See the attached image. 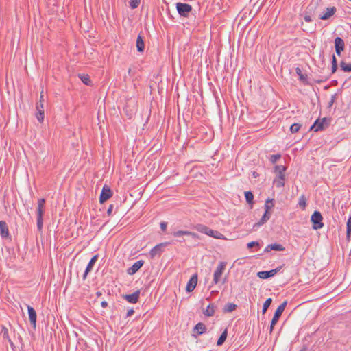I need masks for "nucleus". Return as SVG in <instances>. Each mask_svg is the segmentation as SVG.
<instances>
[{"mask_svg":"<svg viewBox=\"0 0 351 351\" xmlns=\"http://www.w3.org/2000/svg\"><path fill=\"white\" fill-rule=\"evenodd\" d=\"M193 229L199 232L218 239H226L225 236L217 230H213L202 223H197L193 226Z\"/></svg>","mask_w":351,"mask_h":351,"instance_id":"obj_1","label":"nucleus"},{"mask_svg":"<svg viewBox=\"0 0 351 351\" xmlns=\"http://www.w3.org/2000/svg\"><path fill=\"white\" fill-rule=\"evenodd\" d=\"M330 124V118L324 117L322 119H317L311 127V130H313L314 132L322 131L328 128Z\"/></svg>","mask_w":351,"mask_h":351,"instance_id":"obj_2","label":"nucleus"},{"mask_svg":"<svg viewBox=\"0 0 351 351\" xmlns=\"http://www.w3.org/2000/svg\"><path fill=\"white\" fill-rule=\"evenodd\" d=\"M311 221L313 224V229L314 230L321 229L324 226L323 217L319 211L315 210L313 212Z\"/></svg>","mask_w":351,"mask_h":351,"instance_id":"obj_3","label":"nucleus"},{"mask_svg":"<svg viewBox=\"0 0 351 351\" xmlns=\"http://www.w3.org/2000/svg\"><path fill=\"white\" fill-rule=\"evenodd\" d=\"M176 9L180 16L189 17L193 8L190 4L178 2L176 3Z\"/></svg>","mask_w":351,"mask_h":351,"instance_id":"obj_4","label":"nucleus"},{"mask_svg":"<svg viewBox=\"0 0 351 351\" xmlns=\"http://www.w3.org/2000/svg\"><path fill=\"white\" fill-rule=\"evenodd\" d=\"M171 242L160 243L154 246L149 252L151 258H154L156 256H160L165 250V247L170 245Z\"/></svg>","mask_w":351,"mask_h":351,"instance_id":"obj_5","label":"nucleus"},{"mask_svg":"<svg viewBox=\"0 0 351 351\" xmlns=\"http://www.w3.org/2000/svg\"><path fill=\"white\" fill-rule=\"evenodd\" d=\"M226 266V262H220L219 264L218 265V266L217 267V268L214 272V274H213V282L214 284L217 285L219 282L221 275L225 270Z\"/></svg>","mask_w":351,"mask_h":351,"instance_id":"obj_6","label":"nucleus"},{"mask_svg":"<svg viewBox=\"0 0 351 351\" xmlns=\"http://www.w3.org/2000/svg\"><path fill=\"white\" fill-rule=\"evenodd\" d=\"M0 236L3 239L12 241L8 224L5 221H0Z\"/></svg>","mask_w":351,"mask_h":351,"instance_id":"obj_7","label":"nucleus"},{"mask_svg":"<svg viewBox=\"0 0 351 351\" xmlns=\"http://www.w3.org/2000/svg\"><path fill=\"white\" fill-rule=\"evenodd\" d=\"M112 196V192L110 188L107 185H104L100 193L99 202L102 204L110 199Z\"/></svg>","mask_w":351,"mask_h":351,"instance_id":"obj_8","label":"nucleus"},{"mask_svg":"<svg viewBox=\"0 0 351 351\" xmlns=\"http://www.w3.org/2000/svg\"><path fill=\"white\" fill-rule=\"evenodd\" d=\"M172 235L178 238L179 237H183V236H190L195 240H199L200 239V237L199 234H197L195 232L188 231V230H178L176 232H173L172 233Z\"/></svg>","mask_w":351,"mask_h":351,"instance_id":"obj_9","label":"nucleus"},{"mask_svg":"<svg viewBox=\"0 0 351 351\" xmlns=\"http://www.w3.org/2000/svg\"><path fill=\"white\" fill-rule=\"evenodd\" d=\"M335 52L338 56H341V52L344 50L345 43L343 40L340 37L335 38Z\"/></svg>","mask_w":351,"mask_h":351,"instance_id":"obj_10","label":"nucleus"},{"mask_svg":"<svg viewBox=\"0 0 351 351\" xmlns=\"http://www.w3.org/2000/svg\"><path fill=\"white\" fill-rule=\"evenodd\" d=\"M287 304V301L283 302L276 310L274 317L271 320H273V322H278L280 316L282 315L283 311H285L286 306Z\"/></svg>","mask_w":351,"mask_h":351,"instance_id":"obj_11","label":"nucleus"},{"mask_svg":"<svg viewBox=\"0 0 351 351\" xmlns=\"http://www.w3.org/2000/svg\"><path fill=\"white\" fill-rule=\"evenodd\" d=\"M99 258V255L98 254H95L94 255L92 258L90 259V261H89V263H88L87 266H86V268L85 269V271L83 274V280H86V277H87V275L89 274V272H90L93 269V266L95 265L96 261H97Z\"/></svg>","mask_w":351,"mask_h":351,"instance_id":"obj_12","label":"nucleus"},{"mask_svg":"<svg viewBox=\"0 0 351 351\" xmlns=\"http://www.w3.org/2000/svg\"><path fill=\"white\" fill-rule=\"evenodd\" d=\"M144 261L139 260L135 262L130 267L127 269V273L130 275H133L136 273L143 265Z\"/></svg>","mask_w":351,"mask_h":351,"instance_id":"obj_13","label":"nucleus"},{"mask_svg":"<svg viewBox=\"0 0 351 351\" xmlns=\"http://www.w3.org/2000/svg\"><path fill=\"white\" fill-rule=\"evenodd\" d=\"M197 284V274H195L191 277L190 280H189V282L186 285V291L189 293L193 291L195 289V288L196 287Z\"/></svg>","mask_w":351,"mask_h":351,"instance_id":"obj_14","label":"nucleus"},{"mask_svg":"<svg viewBox=\"0 0 351 351\" xmlns=\"http://www.w3.org/2000/svg\"><path fill=\"white\" fill-rule=\"evenodd\" d=\"M27 311H28V315H29V319L30 322V324L34 327L36 328V312L34 310V308L29 305H27Z\"/></svg>","mask_w":351,"mask_h":351,"instance_id":"obj_15","label":"nucleus"},{"mask_svg":"<svg viewBox=\"0 0 351 351\" xmlns=\"http://www.w3.org/2000/svg\"><path fill=\"white\" fill-rule=\"evenodd\" d=\"M36 117L38 121L40 123H42L43 121L44 117H45L43 104L41 102L36 103Z\"/></svg>","mask_w":351,"mask_h":351,"instance_id":"obj_16","label":"nucleus"},{"mask_svg":"<svg viewBox=\"0 0 351 351\" xmlns=\"http://www.w3.org/2000/svg\"><path fill=\"white\" fill-rule=\"evenodd\" d=\"M140 296V290H137L132 294L124 295V298L130 303L136 304L138 301Z\"/></svg>","mask_w":351,"mask_h":351,"instance_id":"obj_17","label":"nucleus"},{"mask_svg":"<svg viewBox=\"0 0 351 351\" xmlns=\"http://www.w3.org/2000/svg\"><path fill=\"white\" fill-rule=\"evenodd\" d=\"M337 11V8L335 6L326 8V12L323 14L319 15L321 20H327L332 16H333Z\"/></svg>","mask_w":351,"mask_h":351,"instance_id":"obj_18","label":"nucleus"},{"mask_svg":"<svg viewBox=\"0 0 351 351\" xmlns=\"http://www.w3.org/2000/svg\"><path fill=\"white\" fill-rule=\"evenodd\" d=\"M206 327L202 322L197 323L193 328V331L196 332L197 335H201L206 332Z\"/></svg>","mask_w":351,"mask_h":351,"instance_id":"obj_19","label":"nucleus"},{"mask_svg":"<svg viewBox=\"0 0 351 351\" xmlns=\"http://www.w3.org/2000/svg\"><path fill=\"white\" fill-rule=\"evenodd\" d=\"M45 199L44 198L38 199V208H37V215H43L45 211Z\"/></svg>","mask_w":351,"mask_h":351,"instance_id":"obj_20","label":"nucleus"},{"mask_svg":"<svg viewBox=\"0 0 351 351\" xmlns=\"http://www.w3.org/2000/svg\"><path fill=\"white\" fill-rule=\"evenodd\" d=\"M276 274V271H273L272 269L269 271H262L257 273V276L261 279H267L274 276Z\"/></svg>","mask_w":351,"mask_h":351,"instance_id":"obj_21","label":"nucleus"},{"mask_svg":"<svg viewBox=\"0 0 351 351\" xmlns=\"http://www.w3.org/2000/svg\"><path fill=\"white\" fill-rule=\"evenodd\" d=\"M295 72L299 77L300 81H301L305 85H309L310 83L307 80V75L302 73V71L299 67L295 69Z\"/></svg>","mask_w":351,"mask_h":351,"instance_id":"obj_22","label":"nucleus"},{"mask_svg":"<svg viewBox=\"0 0 351 351\" xmlns=\"http://www.w3.org/2000/svg\"><path fill=\"white\" fill-rule=\"evenodd\" d=\"M285 176H276L274 180V184L278 188H282L285 186Z\"/></svg>","mask_w":351,"mask_h":351,"instance_id":"obj_23","label":"nucleus"},{"mask_svg":"<svg viewBox=\"0 0 351 351\" xmlns=\"http://www.w3.org/2000/svg\"><path fill=\"white\" fill-rule=\"evenodd\" d=\"M136 46L137 48V51L139 52H143L145 49L144 40L141 35H138L137 37Z\"/></svg>","mask_w":351,"mask_h":351,"instance_id":"obj_24","label":"nucleus"},{"mask_svg":"<svg viewBox=\"0 0 351 351\" xmlns=\"http://www.w3.org/2000/svg\"><path fill=\"white\" fill-rule=\"evenodd\" d=\"M315 8V5L313 4V3H311L307 8V10L305 12V14L304 16V19L306 22L310 23L312 21V19L310 15V14H311L310 12L311 11V10H313Z\"/></svg>","mask_w":351,"mask_h":351,"instance_id":"obj_25","label":"nucleus"},{"mask_svg":"<svg viewBox=\"0 0 351 351\" xmlns=\"http://www.w3.org/2000/svg\"><path fill=\"white\" fill-rule=\"evenodd\" d=\"M215 308L216 307L213 304H210L204 311V314L208 317L213 316L215 313Z\"/></svg>","mask_w":351,"mask_h":351,"instance_id":"obj_26","label":"nucleus"},{"mask_svg":"<svg viewBox=\"0 0 351 351\" xmlns=\"http://www.w3.org/2000/svg\"><path fill=\"white\" fill-rule=\"evenodd\" d=\"M287 170V167L285 165H276L274 167V173L276 176H285V172Z\"/></svg>","mask_w":351,"mask_h":351,"instance_id":"obj_27","label":"nucleus"},{"mask_svg":"<svg viewBox=\"0 0 351 351\" xmlns=\"http://www.w3.org/2000/svg\"><path fill=\"white\" fill-rule=\"evenodd\" d=\"M237 308V305L233 304V303H227L226 304H225V306H223V312L224 313H231L232 311H234V310H236V308Z\"/></svg>","mask_w":351,"mask_h":351,"instance_id":"obj_28","label":"nucleus"},{"mask_svg":"<svg viewBox=\"0 0 351 351\" xmlns=\"http://www.w3.org/2000/svg\"><path fill=\"white\" fill-rule=\"evenodd\" d=\"M227 336H228V330H227V328H226L224 330V331L221 334L219 338L218 339V340L217 341V346H220L222 344H223V343L225 342V341L227 339Z\"/></svg>","mask_w":351,"mask_h":351,"instance_id":"obj_29","label":"nucleus"},{"mask_svg":"<svg viewBox=\"0 0 351 351\" xmlns=\"http://www.w3.org/2000/svg\"><path fill=\"white\" fill-rule=\"evenodd\" d=\"M245 200L247 204L251 205V207H252V205L254 204V195L252 191H245Z\"/></svg>","mask_w":351,"mask_h":351,"instance_id":"obj_30","label":"nucleus"},{"mask_svg":"<svg viewBox=\"0 0 351 351\" xmlns=\"http://www.w3.org/2000/svg\"><path fill=\"white\" fill-rule=\"evenodd\" d=\"M274 207V203L273 199H267L265 203L264 208L265 210L270 211Z\"/></svg>","mask_w":351,"mask_h":351,"instance_id":"obj_31","label":"nucleus"},{"mask_svg":"<svg viewBox=\"0 0 351 351\" xmlns=\"http://www.w3.org/2000/svg\"><path fill=\"white\" fill-rule=\"evenodd\" d=\"M79 77L82 81V82L86 85L89 86L92 83L88 75L79 74Z\"/></svg>","mask_w":351,"mask_h":351,"instance_id":"obj_32","label":"nucleus"},{"mask_svg":"<svg viewBox=\"0 0 351 351\" xmlns=\"http://www.w3.org/2000/svg\"><path fill=\"white\" fill-rule=\"evenodd\" d=\"M298 205L302 209L304 210L306 206V197L304 195H302L298 201Z\"/></svg>","mask_w":351,"mask_h":351,"instance_id":"obj_33","label":"nucleus"},{"mask_svg":"<svg viewBox=\"0 0 351 351\" xmlns=\"http://www.w3.org/2000/svg\"><path fill=\"white\" fill-rule=\"evenodd\" d=\"M268 220H269V219L267 217V216H264V215H263L262 216V217L261 218V219L254 225L253 228H259L260 226L265 224Z\"/></svg>","mask_w":351,"mask_h":351,"instance_id":"obj_34","label":"nucleus"},{"mask_svg":"<svg viewBox=\"0 0 351 351\" xmlns=\"http://www.w3.org/2000/svg\"><path fill=\"white\" fill-rule=\"evenodd\" d=\"M271 302H272V299L271 298H269L265 300V302H264L263 306V309H262L263 314H265L267 312V311L269 308V307L270 306Z\"/></svg>","mask_w":351,"mask_h":351,"instance_id":"obj_35","label":"nucleus"},{"mask_svg":"<svg viewBox=\"0 0 351 351\" xmlns=\"http://www.w3.org/2000/svg\"><path fill=\"white\" fill-rule=\"evenodd\" d=\"M340 67L344 72H351V64H346L345 62L341 61L340 63Z\"/></svg>","mask_w":351,"mask_h":351,"instance_id":"obj_36","label":"nucleus"},{"mask_svg":"<svg viewBox=\"0 0 351 351\" xmlns=\"http://www.w3.org/2000/svg\"><path fill=\"white\" fill-rule=\"evenodd\" d=\"M351 235V215L348 219L346 223V237L348 239H350Z\"/></svg>","mask_w":351,"mask_h":351,"instance_id":"obj_37","label":"nucleus"},{"mask_svg":"<svg viewBox=\"0 0 351 351\" xmlns=\"http://www.w3.org/2000/svg\"><path fill=\"white\" fill-rule=\"evenodd\" d=\"M36 225L38 230L39 231H41L43 225V215H37Z\"/></svg>","mask_w":351,"mask_h":351,"instance_id":"obj_38","label":"nucleus"},{"mask_svg":"<svg viewBox=\"0 0 351 351\" xmlns=\"http://www.w3.org/2000/svg\"><path fill=\"white\" fill-rule=\"evenodd\" d=\"M270 249H271L272 250L284 251L285 250V247L282 245L278 243L270 244Z\"/></svg>","mask_w":351,"mask_h":351,"instance_id":"obj_39","label":"nucleus"},{"mask_svg":"<svg viewBox=\"0 0 351 351\" xmlns=\"http://www.w3.org/2000/svg\"><path fill=\"white\" fill-rule=\"evenodd\" d=\"M302 125L300 123H293L290 127V131L292 134L298 132L301 128Z\"/></svg>","mask_w":351,"mask_h":351,"instance_id":"obj_40","label":"nucleus"},{"mask_svg":"<svg viewBox=\"0 0 351 351\" xmlns=\"http://www.w3.org/2000/svg\"><path fill=\"white\" fill-rule=\"evenodd\" d=\"M1 333L4 339H7V340L10 339V337L9 333H8V329L5 326H2Z\"/></svg>","mask_w":351,"mask_h":351,"instance_id":"obj_41","label":"nucleus"},{"mask_svg":"<svg viewBox=\"0 0 351 351\" xmlns=\"http://www.w3.org/2000/svg\"><path fill=\"white\" fill-rule=\"evenodd\" d=\"M281 154H274V155H271L269 158V161L272 163V164H275L278 160H279L280 158H281Z\"/></svg>","mask_w":351,"mask_h":351,"instance_id":"obj_42","label":"nucleus"},{"mask_svg":"<svg viewBox=\"0 0 351 351\" xmlns=\"http://www.w3.org/2000/svg\"><path fill=\"white\" fill-rule=\"evenodd\" d=\"M254 247H257L258 248H260L261 245L258 241H251L247 244V247L248 249H252Z\"/></svg>","mask_w":351,"mask_h":351,"instance_id":"obj_43","label":"nucleus"},{"mask_svg":"<svg viewBox=\"0 0 351 351\" xmlns=\"http://www.w3.org/2000/svg\"><path fill=\"white\" fill-rule=\"evenodd\" d=\"M141 0H130V6L131 8L134 9L136 8L140 4Z\"/></svg>","mask_w":351,"mask_h":351,"instance_id":"obj_44","label":"nucleus"},{"mask_svg":"<svg viewBox=\"0 0 351 351\" xmlns=\"http://www.w3.org/2000/svg\"><path fill=\"white\" fill-rule=\"evenodd\" d=\"M337 94L332 95L330 101L328 103L329 108H330L332 106V104L335 103L336 98H337Z\"/></svg>","mask_w":351,"mask_h":351,"instance_id":"obj_45","label":"nucleus"},{"mask_svg":"<svg viewBox=\"0 0 351 351\" xmlns=\"http://www.w3.org/2000/svg\"><path fill=\"white\" fill-rule=\"evenodd\" d=\"M276 323H277L276 322H273V320H271V324H270V326H269V333L270 334H271L273 332V330L274 329V326L276 324Z\"/></svg>","mask_w":351,"mask_h":351,"instance_id":"obj_46","label":"nucleus"},{"mask_svg":"<svg viewBox=\"0 0 351 351\" xmlns=\"http://www.w3.org/2000/svg\"><path fill=\"white\" fill-rule=\"evenodd\" d=\"M114 205L110 204L107 210V215L108 216H110L112 215V210H113Z\"/></svg>","mask_w":351,"mask_h":351,"instance_id":"obj_47","label":"nucleus"},{"mask_svg":"<svg viewBox=\"0 0 351 351\" xmlns=\"http://www.w3.org/2000/svg\"><path fill=\"white\" fill-rule=\"evenodd\" d=\"M167 222H161L160 223V228L162 231H165L167 229Z\"/></svg>","mask_w":351,"mask_h":351,"instance_id":"obj_48","label":"nucleus"},{"mask_svg":"<svg viewBox=\"0 0 351 351\" xmlns=\"http://www.w3.org/2000/svg\"><path fill=\"white\" fill-rule=\"evenodd\" d=\"M328 77H323L322 79L316 80L315 82L317 84H321L322 82H326L328 80Z\"/></svg>","mask_w":351,"mask_h":351,"instance_id":"obj_49","label":"nucleus"},{"mask_svg":"<svg viewBox=\"0 0 351 351\" xmlns=\"http://www.w3.org/2000/svg\"><path fill=\"white\" fill-rule=\"evenodd\" d=\"M134 313V311L133 308L129 309L126 314V317L132 316Z\"/></svg>","mask_w":351,"mask_h":351,"instance_id":"obj_50","label":"nucleus"},{"mask_svg":"<svg viewBox=\"0 0 351 351\" xmlns=\"http://www.w3.org/2000/svg\"><path fill=\"white\" fill-rule=\"evenodd\" d=\"M337 70V64H332V69H331L332 73H335Z\"/></svg>","mask_w":351,"mask_h":351,"instance_id":"obj_51","label":"nucleus"},{"mask_svg":"<svg viewBox=\"0 0 351 351\" xmlns=\"http://www.w3.org/2000/svg\"><path fill=\"white\" fill-rule=\"evenodd\" d=\"M263 215H264V216H267V217L269 219L271 217V213L268 210H265V213Z\"/></svg>","mask_w":351,"mask_h":351,"instance_id":"obj_52","label":"nucleus"},{"mask_svg":"<svg viewBox=\"0 0 351 351\" xmlns=\"http://www.w3.org/2000/svg\"><path fill=\"white\" fill-rule=\"evenodd\" d=\"M284 265H281V266H279L278 267H276V269H272L273 271H276V274L279 272L280 271V269L282 268Z\"/></svg>","mask_w":351,"mask_h":351,"instance_id":"obj_53","label":"nucleus"},{"mask_svg":"<svg viewBox=\"0 0 351 351\" xmlns=\"http://www.w3.org/2000/svg\"><path fill=\"white\" fill-rule=\"evenodd\" d=\"M332 64H337V60L336 57H335V56L334 54L332 55Z\"/></svg>","mask_w":351,"mask_h":351,"instance_id":"obj_54","label":"nucleus"},{"mask_svg":"<svg viewBox=\"0 0 351 351\" xmlns=\"http://www.w3.org/2000/svg\"><path fill=\"white\" fill-rule=\"evenodd\" d=\"M8 342H9V343H10V345L11 348H12V350H14V348H15V346H14V344L13 341L11 340V339H9V340H8Z\"/></svg>","mask_w":351,"mask_h":351,"instance_id":"obj_55","label":"nucleus"},{"mask_svg":"<svg viewBox=\"0 0 351 351\" xmlns=\"http://www.w3.org/2000/svg\"><path fill=\"white\" fill-rule=\"evenodd\" d=\"M271 246H270V244L268 245L264 250V252H269L270 251H271L272 250L270 249Z\"/></svg>","mask_w":351,"mask_h":351,"instance_id":"obj_56","label":"nucleus"},{"mask_svg":"<svg viewBox=\"0 0 351 351\" xmlns=\"http://www.w3.org/2000/svg\"><path fill=\"white\" fill-rule=\"evenodd\" d=\"M101 306L103 307V308H106L108 306V302L106 301H103L101 302Z\"/></svg>","mask_w":351,"mask_h":351,"instance_id":"obj_57","label":"nucleus"},{"mask_svg":"<svg viewBox=\"0 0 351 351\" xmlns=\"http://www.w3.org/2000/svg\"><path fill=\"white\" fill-rule=\"evenodd\" d=\"M40 101H41V103L43 104V102H44V96H43V93H41V94H40V100H39V101H38V103H40Z\"/></svg>","mask_w":351,"mask_h":351,"instance_id":"obj_58","label":"nucleus"},{"mask_svg":"<svg viewBox=\"0 0 351 351\" xmlns=\"http://www.w3.org/2000/svg\"><path fill=\"white\" fill-rule=\"evenodd\" d=\"M252 176L255 178H258L259 176V174L256 171L252 172Z\"/></svg>","mask_w":351,"mask_h":351,"instance_id":"obj_59","label":"nucleus"},{"mask_svg":"<svg viewBox=\"0 0 351 351\" xmlns=\"http://www.w3.org/2000/svg\"><path fill=\"white\" fill-rule=\"evenodd\" d=\"M128 73L129 75H132V69L131 68L128 69Z\"/></svg>","mask_w":351,"mask_h":351,"instance_id":"obj_60","label":"nucleus"},{"mask_svg":"<svg viewBox=\"0 0 351 351\" xmlns=\"http://www.w3.org/2000/svg\"><path fill=\"white\" fill-rule=\"evenodd\" d=\"M177 241H178V242H180V243L183 242V241H184V239H178V240H177Z\"/></svg>","mask_w":351,"mask_h":351,"instance_id":"obj_61","label":"nucleus"},{"mask_svg":"<svg viewBox=\"0 0 351 351\" xmlns=\"http://www.w3.org/2000/svg\"><path fill=\"white\" fill-rule=\"evenodd\" d=\"M19 340L22 341V337L20 335H19Z\"/></svg>","mask_w":351,"mask_h":351,"instance_id":"obj_62","label":"nucleus"},{"mask_svg":"<svg viewBox=\"0 0 351 351\" xmlns=\"http://www.w3.org/2000/svg\"><path fill=\"white\" fill-rule=\"evenodd\" d=\"M97 294L98 295H101V293H100V292H97Z\"/></svg>","mask_w":351,"mask_h":351,"instance_id":"obj_63","label":"nucleus"},{"mask_svg":"<svg viewBox=\"0 0 351 351\" xmlns=\"http://www.w3.org/2000/svg\"><path fill=\"white\" fill-rule=\"evenodd\" d=\"M300 351H303V350H300Z\"/></svg>","mask_w":351,"mask_h":351,"instance_id":"obj_64","label":"nucleus"}]
</instances>
